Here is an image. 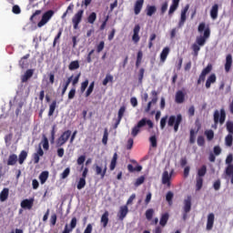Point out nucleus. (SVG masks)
<instances>
[{"label": "nucleus", "mask_w": 233, "mask_h": 233, "mask_svg": "<svg viewBox=\"0 0 233 233\" xmlns=\"http://www.w3.org/2000/svg\"><path fill=\"white\" fill-rule=\"evenodd\" d=\"M227 119V111H225V108H221L219 110H215L213 114V121L214 124L211 126V127L214 130H218V125H225V121Z\"/></svg>", "instance_id": "nucleus-1"}, {"label": "nucleus", "mask_w": 233, "mask_h": 233, "mask_svg": "<svg viewBox=\"0 0 233 233\" xmlns=\"http://www.w3.org/2000/svg\"><path fill=\"white\" fill-rule=\"evenodd\" d=\"M206 25L204 22L200 23L198 28V31L199 32V34H202V32H204L203 36H198L196 39V43L198 46H205V44L207 43V39H208V37H210V28H206Z\"/></svg>", "instance_id": "nucleus-2"}, {"label": "nucleus", "mask_w": 233, "mask_h": 233, "mask_svg": "<svg viewBox=\"0 0 233 233\" xmlns=\"http://www.w3.org/2000/svg\"><path fill=\"white\" fill-rule=\"evenodd\" d=\"M147 125L148 128H154V123L150 119L142 118L138 123L132 128L131 136L136 137L139 132H141V128Z\"/></svg>", "instance_id": "nucleus-3"}, {"label": "nucleus", "mask_w": 233, "mask_h": 233, "mask_svg": "<svg viewBox=\"0 0 233 233\" xmlns=\"http://www.w3.org/2000/svg\"><path fill=\"white\" fill-rule=\"evenodd\" d=\"M183 121V116L178 114L176 116H170L167 120V127H174V132H177L179 130V125H181Z\"/></svg>", "instance_id": "nucleus-4"}, {"label": "nucleus", "mask_w": 233, "mask_h": 233, "mask_svg": "<svg viewBox=\"0 0 233 233\" xmlns=\"http://www.w3.org/2000/svg\"><path fill=\"white\" fill-rule=\"evenodd\" d=\"M84 14H85V10L80 9L73 16L72 23H73L74 30H77L79 28V24L81 23V21H83Z\"/></svg>", "instance_id": "nucleus-5"}, {"label": "nucleus", "mask_w": 233, "mask_h": 233, "mask_svg": "<svg viewBox=\"0 0 233 233\" xmlns=\"http://www.w3.org/2000/svg\"><path fill=\"white\" fill-rule=\"evenodd\" d=\"M54 14H56L54 10H48L44 13L41 21H39L37 24L38 28H42V26H45V25H46V23H48V21H50L52 17H54Z\"/></svg>", "instance_id": "nucleus-6"}, {"label": "nucleus", "mask_w": 233, "mask_h": 233, "mask_svg": "<svg viewBox=\"0 0 233 233\" xmlns=\"http://www.w3.org/2000/svg\"><path fill=\"white\" fill-rule=\"evenodd\" d=\"M70 136H72V131L66 130L57 139L56 145L57 147H63L68 139H70Z\"/></svg>", "instance_id": "nucleus-7"}, {"label": "nucleus", "mask_w": 233, "mask_h": 233, "mask_svg": "<svg viewBox=\"0 0 233 233\" xmlns=\"http://www.w3.org/2000/svg\"><path fill=\"white\" fill-rule=\"evenodd\" d=\"M35 201V199L34 198L22 200L20 203L21 208H24V210H32Z\"/></svg>", "instance_id": "nucleus-8"}, {"label": "nucleus", "mask_w": 233, "mask_h": 233, "mask_svg": "<svg viewBox=\"0 0 233 233\" xmlns=\"http://www.w3.org/2000/svg\"><path fill=\"white\" fill-rule=\"evenodd\" d=\"M106 170L108 167H106V163H105L104 167L99 165H95V172L96 176H100V178L105 179V176H106Z\"/></svg>", "instance_id": "nucleus-9"}, {"label": "nucleus", "mask_w": 233, "mask_h": 233, "mask_svg": "<svg viewBox=\"0 0 233 233\" xmlns=\"http://www.w3.org/2000/svg\"><path fill=\"white\" fill-rule=\"evenodd\" d=\"M172 174H174V169H171L170 173L165 170L162 174V185H167L170 187V180L172 179Z\"/></svg>", "instance_id": "nucleus-10"}, {"label": "nucleus", "mask_w": 233, "mask_h": 233, "mask_svg": "<svg viewBox=\"0 0 233 233\" xmlns=\"http://www.w3.org/2000/svg\"><path fill=\"white\" fill-rule=\"evenodd\" d=\"M76 227H77V218L76 217H74L71 219L69 227H68V224H66L65 228L62 233H70V232H72V230H74V228H76Z\"/></svg>", "instance_id": "nucleus-11"}, {"label": "nucleus", "mask_w": 233, "mask_h": 233, "mask_svg": "<svg viewBox=\"0 0 233 233\" xmlns=\"http://www.w3.org/2000/svg\"><path fill=\"white\" fill-rule=\"evenodd\" d=\"M44 156L45 151H43V147H41V145H39L36 152L33 154L34 164L37 165V163H39L40 157H43Z\"/></svg>", "instance_id": "nucleus-12"}, {"label": "nucleus", "mask_w": 233, "mask_h": 233, "mask_svg": "<svg viewBox=\"0 0 233 233\" xmlns=\"http://www.w3.org/2000/svg\"><path fill=\"white\" fill-rule=\"evenodd\" d=\"M190 8L189 5H186V6L181 10L180 20L178 22V26H183L185 22L187 21V12Z\"/></svg>", "instance_id": "nucleus-13"}, {"label": "nucleus", "mask_w": 233, "mask_h": 233, "mask_svg": "<svg viewBox=\"0 0 233 233\" xmlns=\"http://www.w3.org/2000/svg\"><path fill=\"white\" fill-rule=\"evenodd\" d=\"M140 30L141 25H139V24L136 25L133 29L132 41L136 44L139 43V39H141V37L139 36Z\"/></svg>", "instance_id": "nucleus-14"}, {"label": "nucleus", "mask_w": 233, "mask_h": 233, "mask_svg": "<svg viewBox=\"0 0 233 233\" xmlns=\"http://www.w3.org/2000/svg\"><path fill=\"white\" fill-rule=\"evenodd\" d=\"M183 210L186 212V214H188V212L192 210V197L187 196V198L184 199Z\"/></svg>", "instance_id": "nucleus-15"}, {"label": "nucleus", "mask_w": 233, "mask_h": 233, "mask_svg": "<svg viewBox=\"0 0 233 233\" xmlns=\"http://www.w3.org/2000/svg\"><path fill=\"white\" fill-rule=\"evenodd\" d=\"M125 112H127V107L125 106H122L118 110V116L116 122L115 123L114 128H117V127H119L121 119H123V116H125Z\"/></svg>", "instance_id": "nucleus-16"}, {"label": "nucleus", "mask_w": 233, "mask_h": 233, "mask_svg": "<svg viewBox=\"0 0 233 233\" xmlns=\"http://www.w3.org/2000/svg\"><path fill=\"white\" fill-rule=\"evenodd\" d=\"M143 5H145V0H137L134 6V12L136 15H139L141 14V10H143Z\"/></svg>", "instance_id": "nucleus-17"}, {"label": "nucleus", "mask_w": 233, "mask_h": 233, "mask_svg": "<svg viewBox=\"0 0 233 233\" xmlns=\"http://www.w3.org/2000/svg\"><path fill=\"white\" fill-rule=\"evenodd\" d=\"M214 219H216V217L214 213H209L208 215V220H207V230H212L214 228Z\"/></svg>", "instance_id": "nucleus-18"}, {"label": "nucleus", "mask_w": 233, "mask_h": 233, "mask_svg": "<svg viewBox=\"0 0 233 233\" xmlns=\"http://www.w3.org/2000/svg\"><path fill=\"white\" fill-rule=\"evenodd\" d=\"M127 214H128V206H121L118 212L119 219L123 221L127 218Z\"/></svg>", "instance_id": "nucleus-19"}, {"label": "nucleus", "mask_w": 233, "mask_h": 233, "mask_svg": "<svg viewBox=\"0 0 233 233\" xmlns=\"http://www.w3.org/2000/svg\"><path fill=\"white\" fill-rule=\"evenodd\" d=\"M175 101L176 103H177V105H181L182 103H185V94L183 93V91L181 90L177 91L175 96Z\"/></svg>", "instance_id": "nucleus-20"}, {"label": "nucleus", "mask_w": 233, "mask_h": 233, "mask_svg": "<svg viewBox=\"0 0 233 233\" xmlns=\"http://www.w3.org/2000/svg\"><path fill=\"white\" fill-rule=\"evenodd\" d=\"M219 12V5L218 4H215L212 5L210 10V17L213 20L218 19V14Z\"/></svg>", "instance_id": "nucleus-21"}, {"label": "nucleus", "mask_w": 233, "mask_h": 233, "mask_svg": "<svg viewBox=\"0 0 233 233\" xmlns=\"http://www.w3.org/2000/svg\"><path fill=\"white\" fill-rule=\"evenodd\" d=\"M180 1L181 0H172V4L168 10V15H172V14H174V12H176L177 10V8H179Z\"/></svg>", "instance_id": "nucleus-22"}, {"label": "nucleus", "mask_w": 233, "mask_h": 233, "mask_svg": "<svg viewBox=\"0 0 233 233\" xmlns=\"http://www.w3.org/2000/svg\"><path fill=\"white\" fill-rule=\"evenodd\" d=\"M168 54H170V47L168 46L164 47L162 52L160 53L161 63H165V61H167V57H168Z\"/></svg>", "instance_id": "nucleus-23"}, {"label": "nucleus", "mask_w": 233, "mask_h": 233, "mask_svg": "<svg viewBox=\"0 0 233 233\" xmlns=\"http://www.w3.org/2000/svg\"><path fill=\"white\" fill-rule=\"evenodd\" d=\"M34 76V69H27L24 76H21V82L22 83H26L28 79H30Z\"/></svg>", "instance_id": "nucleus-24"}, {"label": "nucleus", "mask_w": 233, "mask_h": 233, "mask_svg": "<svg viewBox=\"0 0 233 233\" xmlns=\"http://www.w3.org/2000/svg\"><path fill=\"white\" fill-rule=\"evenodd\" d=\"M230 68H232V55L229 54L226 56L225 71L230 72Z\"/></svg>", "instance_id": "nucleus-25"}, {"label": "nucleus", "mask_w": 233, "mask_h": 233, "mask_svg": "<svg viewBox=\"0 0 233 233\" xmlns=\"http://www.w3.org/2000/svg\"><path fill=\"white\" fill-rule=\"evenodd\" d=\"M28 57H30V54L24 56L19 61V66L22 67L23 69L28 66V61L26 60L28 59Z\"/></svg>", "instance_id": "nucleus-26"}, {"label": "nucleus", "mask_w": 233, "mask_h": 233, "mask_svg": "<svg viewBox=\"0 0 233 233\" xmlns=\"http://www.w3.org/2000/svg\"><path fill=\"white\" fill-rule=\"evenodd\" d=\"M216 74H211L206 81V88H210L211 85H213V83H216Z\"/></svg>", "instance_id": "nucleus-27"}, {"label": "nucleus", "mask_w": 233, "mask_h": 233, "mask_svg": "<svg viewBox=\"0 0 233 233\" xmlns=\"http://www.w3.org/2000/svg\"><path fill=\"white\" fill-rule=\"evenodd\" d=\"M15 163H17V155H15V154L10 155L7 159V166L14 167V165H15Z\"/></svg>", "instance_id": "nucleus-28"}, {"label": "nucleus", "mask_w": 233, "mask_h": 233, "mask_svg": "<svg viewBox=\"0 0 233 233\" xmlns=\"http://www.w3.org/2000/svg\"><path fill=\"white\" fill-rule=\"evenodd\" d=\"M10 194V189L5 187L0 193V201H6L8 199V195Z\"/></svg>", "instance_id": "nucleus-29"}, {"label": "nucleus", "mask_w": 233, "mask_h": 233, "mask_svg": "<svg viewBox=\"0 0 233 233\" xmlns=\"http://www.w3.org/2000/svg\"><path fill=\"white\" fill-rule=\"evenodd\" d=\"M26 157H28V153L25 150L21 151V153L18 156L19 165H23L26 160Z\"/></svg>", "instance_id": "nucleus-30"}, {"label": "nucleus", "mask_w": 233, "mask_h": 233, "mask_svg": "<svg viewBox=\"0 0 233 233\" xmlns=\"http://www.w3.org/2000/svg\"><path fill=\"white\" fill-rule=\"evenodd\" d=\"M110 214L108 213V211H105L104 214L101 217V223L103 224V228H106V226L108 225V216Z\"/></svg>", "instance_id": "nucleus-31"}, {"label": "nucleus", "mask_w": 233, "mask_h": 233, "mask_svg": "<svg viewBox=\"0 0 233 233\" xmlns=\"http://www.w3.org/2000/svg\"><path fill=\"white\" fill-rule=\"evenodd\" d=\"M56 108H57V101L54 100L49 106L48 116L52 117L54 116V112H56Z\"/></svg>", "instance_id": "nucleus-32"}, {"label": "nucleus", "mask_w": 233, "mask_h": 233, "mask_svg": "<svg viewBox=\"0 0 233 233\" xmlns=\"http://www.w3.org/2000/svg\"><path fill=\"white\" fill-rule=\"evenodd\" d=\"M73 78H74V76H71L70 77L67 78L66 83L63 85L61 96H63L64 94H66V90H68V86H70V83H72Z\"/></svg>", "instance_id": "nucleus-33"}, {"label": "nucleus", "mask_w": 233, "mask_h": 233, "mask_svg": "<svg viewBox=\"0 0 233 233\" xmlns=\"http://www.w3.org/2000/svg\"><path fill=\"white\" fill-rule=\"evenodd\" d=\"M48 176H49L48 171H43L39 175V179H40L41 185H45L46 183V181L48 180Z\"/></svg>", "instance_id": "nucleus-34"}, {"label": "nucleus", "mask_w": 233, "mask_h": 233, "mask_svg": "<svg viewBox=\"0 0 233 233\" xmlns=\"http://www.w3.org/2000/svg\"><path fill=\"white\" fill-rule=\"evenodd\" d=\"M117 165V154L114 153L113 157L110 162L109 168L111 171L116 170V167Z\"/></svg>", "instance_id": "nucleus-35"}, {"label": "nucleus", "mask_w": 233, "mask_h": 233, "mask_svg": "<svg viewBox=\"0 0 233 233\" xmlns=\"http://www.w3.org/2000/svg\"><path fill=\"white\" fill-rule=\"evenodd\" d=\"M168 218H169V215L168 213H164L161 218H160V221H159V225L161 227H166L167 226V223H168Z\"/></svg>", "instance_id": "nucleus-36"}, {"label": "nucleus", "mask_w": 233, "mask_h": 233, "mask_svg": "<svg viewBox=\"0 0 233 233\" xmlns=\"http://www.w3.org/2000/svg\"><path fill=\"white\" fill-rule=\"evenodd\" d=\"M157 8H156L155 5H147V15L148 17H152L154 15V13L157 12Z\"/></svg>", "instance_id": "nucleus-37"}, {"label": "nucleus", "mask_w": 233, "mask_h": 233, "mask_svg": "<svg viewBox=\"0 0 233 233\" xmlns=\"http://www.w3.org/2000/svg\"><path fill=\"white\" fill-rule=\"evenodd\" d=\"M108 83H114V76L110 74H107L105 77V79L102 82V85L104 86H106V85H108Z\"/></svg>", "instance_id": "nucleus-38"}, {"label": "nucleus", "mask_w": 233, "mask_h": 233, "mask_svg": "<svg viewBox=\"0 0 233 233\" xmlns=\"http://www.w3.org/2000/svg\"><path fill=\"white\" fill-rule=\"evenodd\" d=\"M85 187H86V179L85 177H80V179L76 185V188L78 190H81V189L85 188Z\"/></svg>", "instance_id": "nucleus-39"}, {"label": "nucleus", "mask_w": 233, "mask_h": 233, "mask_svg": "<svg viewBox=\"0 0 233 233\" xmlns=\"http://www.w3.org/2000/svg\"><path fill=\"white\" fill-rule=\"evenodd\" d=\"M96 19H97V14L96 12L91 13L87 17V22L89 25H94L96 23Z\"/></svg>", "instance_id": "nucleus-40"}, {"label": "nucleus", "mask_w": 233, "mask_h": 233, "mask_svg": "<svg viewBox=\"0 0 233 233\" xmlns=\"http://www.w3.org/2000/svg\"><path fill=\"white\" fill-rule=\"evenodd\" d=\"M142 61H143V51H138L137 55V61H136L137 68H139V65H141Z\"/></svg>", "instance_id": "nucleus-41"}, {"label": "nucleus", "mask_w": 233, "mask_h": 233, "mask_svg": "<svg viewBox=\"0 0 233 233\" xmlns=\"http://www.w3.org/2000/svg\"><path fill=\"white\" fill-rule=\"evenodd\" d=\"M207 174V166L203 165L198 170V177H204Z\"/></svg>", "instance_id": "nucleus-42"}, {"label": "nucleus", "mask_w": 233, "mask_h": 233, "mask_svg": "<svg viewBox=\"0 0 233 233\" xmlns=\"http://www.w3.org/2000/svg\"><path fill=\"white\" fill-rule=\"evenodd\" d=\"M196 134H198V131H195L194 129L190 130L189 143L191 145H194L196 143Z\"/></svg>", "instance_id": "nucleus-43"}, {"label": "nucleus", "mask_w": 233, "mask_h": 233, "mask_svg": "<svg viewBox=\"0 0 233 233\" xmlns=\"http://www.w3.org/2000/svg\"><path fill=\"white\" fill-rule=\"evenodd\" d=\"M69 70L73 71V70H77V68H79V61L75 60L72 61L69 66H68Z\"/></svg>", "instance_id": "nucleus-44"}, {"label": "nucleus", "mask_w": 233, "mask_h": 233, "mask_svg": "<svg viewBox=\"0 0 233 233\" xmlns=\"http://www.w3.org/2000/svg\"><path fill=\"white\" fill-rule=\"evenodd\" d=\"M204 134L208 141H212V139H214V131L212 129L206 130Z\"/></svg>", "instance_id": "nucleus-45"}, {"label": "nucleus", "mask_w": 233, "mask_h": 233, "mask_svg": "<svg viewBox=\"0 0 233 233\" xmlns=\"http://www.w3.org/2000/svg\"><path fill=\"white\" fill-rule=\"evenodd\" d=\"M203 188V177H197L196 190Z\"/></svg>", "instance_id": "nucleus-46"}, {"label": "nucleus", "mask_w": 233, "mask_h": 233, "mask_svg": "<svg viewBox=\"0 0 233 233\" xmlns=\"http://www.w3.org/2000/svg\"><path fill=\"white\" fill-rule=\"evenodd\" d=\"M172 199H174V193L172 191H168L166 195V200L167 201L168 205L172 204Z\"/></svg>", "instance_id": "nucleus-47"}, {"label": "nucleus", "mask_w": 233, "mask_h": 233, "mask_svg": "<svg viewBox=\"0 0 233 233\" xmlns=\"http://www.w3.org/2000/svg\"><path fill=\"white\" fill-rule=\"evenodd\" d=\"M151 96H153V98L151 101H149V103H151V105H156V103H157V91H151Z\"/></svg>", "instance_id": "nucleus-48"}, {"label": "nucleus", "mask_w": 233, "mask_h": 233, "mask_svg": "<svg viewBox=\"0 0 233 233\" xmlns=\"http://www.w3.org/2000/svg\"><path fill=\"white\" fill-rule=\"evenodd\" d=\"M226 128L228 130V132L232 135L233 134V122L228 120L226 123Z\"/></svg>", "instance_id": "nucleus-49"}, {"label": "nucleus", "mask_w": 233, "mask_h": 233, "mask_svg": "<svg viewBox=\"0 0 233 233\" xmlns=\"http://www.w3.org/2000/svg\"><path fill=\"white\" fill-rule=\"evenodd\" d=\"M226 176H233V164L228 165L225 170Z\"/></svg>", "instance_id": "nucleus-50"}, {"label": "nucleus", "mask_w": 233, "mask_h": 233, "mask_svg": "<svg viewBox=\"0 0 233 233\" xmlns=\"http://www.w3.org/2000/svg\"><path fill=\"white\" fill-rule=\"evenodd\" d=\"M232 141H233V137L232 135L228 134L226 137H225V143L227 147H232Z\"/></svg>", "instance_id": "nucleus-51"}, {"label": "nucleus", "mask_w": 233, "mask_h": 233, "mask_svg": "<svg viewBox=\"0 0 233 233\" xmlns=\"http://www.w3.org/2000/svg\"><path fill=\"white\" fill-rule=\"evenodd\" d=\"M154 218V209L149 208L146 211V218L150 221Z\"/></svg>", "instance_id": "nucleus-52"}, {"label": "nucleus", "mask_w": 233, "mask_h": 233, "mask_svg": "<svg viewBox=\"0 0 233 233\" xmlns=\"http://www.w3.org/2000/svg\"><path fill=\"white\" fill-rule=\"evenodd\" d=\"M70 176V167H66L60 175L61 179H66Z\"/></svg>", "instance_id": "nucleus-53"}, {"label": "nucleus", "mask_w": 233, "mask_h": 233, "mask_svg": "<svg viewBox=\"0 0 233 233\" xmlns=\"http://www.w3.org/2000/svg\"><path fill=\"white\" fill-rule=\"evenodd\" d=\"M102 143L103 145H106L108 143V129L106 128L104 130Z\"/></svg>", "instance_id": "nucleus-54"}, {"label": "nucleus", "mask_w": 233, "mask_h": 233, "mask_svg": "<svg viewBox=\"0 0 233 233\" xmlns=\"http://www.w3.org/2000/svg\"><path fill=\"white\" fill-rule=\"evenodd\" d=\"M145 77V68H140L138 73V82L141 85L143 83V78Z\"/></svg>", "instance_id": "nucleus-55"}, {"label": "nucleus", "mask_w": 233, "mask_h": 233, "mask_svg": "<svg viewBox=\"0 0 233 233\" xmlns=\"http://www.w3.org/2000/svg\"><path fill=\"white\" fill-rule=\"evenodd\" d=\"M149 141H150L151 147L153 148H156L157 147V138L156 137V136L150 137Z\"/></svg>", "instance_id": "nucleus-56"}, {"label": "nucleus", "mask_w": 233, "mask_h": 233, "mask_svg": "<svg viewBox=\"0 0 233 233\" xmlns=\"http://www.w3.org/2000/svg\"><path fill=\"white\" fill-rule=\"evenodd\" d=\"M145 183V176H141L138 178H137L135 182V187H139Z\"/></svg>", "instance_id": "nucleus-57"}, {"label": "nucleus", "mask_w": 233, "mask_h": 233, "mask_svg": "<svg viewBox=\"0 0 233 233\" xmlns=\"http://www.w3.org/2000/svg\"><path fill=\"white\" fill-rule=\"evenodd\" d=\"M212 72V65L208 64L206 68H204L201 72L203 76H207L208 74H210Z\"/></svg>", "instance_id": "nucleus-58"}, {"label": "nucleus", "mask_w": 233, "mask_h": 233, "mask_svg": "<svg viewBox=\"0 0 233 233\" xmlns=\"http://www.w3.org/2000/svg\"><path fill=\"white\" fill-rule=\"evenodd\" d=\"M168 119V116H163L160 120V128L163 130L165 127H167V121Z\"/></svg>", "instance_id": "nucleus-59"}, {"label": "nucleus", "mask_w": 233, "mask_h": 233, "mask_svg": "<svg viewBox=\"0 0 233 233\" xmlns=\"http://www.w3.org/2000/svg\"><path fill=\"white\" fill-rule=\"evenodd\" d=\"M87 87H88V79H86L84 82L81 83V86H80L81 93L83 94Z\"/></svg>", "instance_id": "nucleus-60"}, {"label": "nucleus", "mask_w": 233, "mask_h": 233, "mask_svg": "<svg viewBox=\"0 0 233 233\" xmlns=\"http://www.w3.org/2000/svg\"><path fill=\"white\" fill-rule=\"evenodd\" d=\"M198 147H205V137L203 136H198L197 139Z\"/></svg>", "instance_id": "nucleus-61"}, {"label": "nucleus", "mask_w": 233, "mask_h": 233, "mask_svg": "<svg viewBox=\"0 0 233 233\" xmlns=\"http://www.w3.org/2000/svg\"><path fill=\"white\" fill-rule=\"evenodd\" d=\"M105 49V41H101L97 46H96V52L97 54H100V52H103V50Z\"/></svg>", "instance_id": "nucleus-62"}, {"label": "nucleus", "mask_w": 233, "mask_h": 233, "mask_svg": "<svg viewBox=\"0 0 233 233\" xmlns=\"http://www.w3.org/2000/svg\"><path fill=\"white\" fill-rule=\"evenodd\" d=\"M200 46H198V44H193L192 45V50L194 52V56H198V54L199 53V50H201V47H199Z\"/></svg>", "instance_id": "nucleus-63"}, {"label": "nucleus", "mask_w": 233, "mask_h": 233, "mask_svg": "<svg viewBox=\"0 0 233 233\" xmlns=\"http://www.w3.org/2000/svg\"><path fill=\"white\" fill-rule=\"evenodd\" d=\"M76 97V87H72L68 93V99H74Z\"/></svg>", "instance_id": "nucleus-64"}]
</instances>
